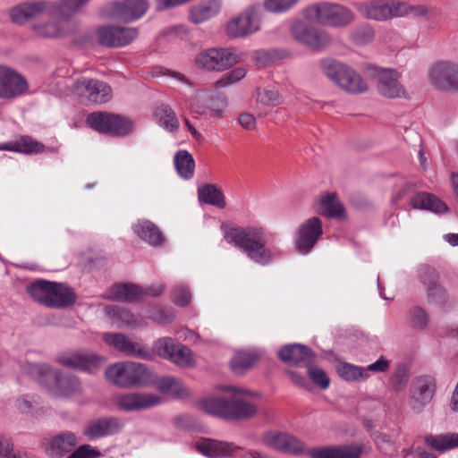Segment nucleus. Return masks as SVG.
Segmentation results:
<instances>
[{
  "mask_svg": "<svg viewBox=\"0 0 458 458\" xmlns=\"http://www.w3.org/2000/svg\"><path fill=\"white\" fill-rule=\"evenodd\" d=\"M157 387L162 393L178 398H183L190 394L189 388L178 378L164 377L157 381Z\"/></svg>",
  "mask_w": 458,
  "mask_h": 458,
  "instance_id": "nucleus-39",
  "label": "nucleus"
},
{
  "mask_svg": "<svg viewBox=\"0 0 458 458\" xmlns=\"http://www.w3.org/2000/svg\"><path fill=\"white\" fill-rule=\"evenodd\" d=\"M301 0H264V8L271 13H284L293 8Z\"/></svg>",
  "mask_w": 458,
  "mask_h": 458,
  "instance_id": "nucleus-52",
  "label": "nucleus"
},
{
  "mask_svg": "<svg viewBox=\"0 0 458 458\" xmlns=\"http://www.w3.org/2000/svg\"><path fill=\"white\" fill-rule=\"evenodd\" d=\"M356 8L363 17L383 21L405 16L406 4L394 0H374L359 3Z\"/></svg>",
  "mask_w": 458,
  "mask_h": 458,
  "instance_id": "nucleus-9",
  "label": "nucleus"
},
{
  "mask_svg": "<svg viewBox=\"0 0 458 458\" xmlns=\"http://www.w3.org/2000/svg\"><path fill=\"white\" fill-rule=\"evenodd\" d=\"M77 444L78 438L74 433L62 432L48 439L46 454L52 458H61L70 453Z\"/></svg>",
  "mask_w": 458,
  "mask_h": 458,
  "instance_id": "nucleus-28",
  "label": "nucleus"
},
{
  "mask_svg": "<svg viewBox=\"0 0 458 458\" xmlns=\"http://www.w3.org/2000/svg\"><path fill=\"white\" fill-rule=\"evenodd\" d=\"M198 199L200 202L225 208L226 206L225 195L216 184L207 183L198 189Z\"/></svg>",
  "mask_w": 458,
  "mask_h": 458,
  "instance_id": "nucleus-38",
  "label": "nucleus"
},
{
  "mask_svg": "<svg viewBox=\"0 0 458 458\" xmlns=\"http://www.w3.org/2000/svg\"><path fill=\"white\" fill-rule=\"evenodd\" d=\"M436 392V380L431 376L415 377L411 385L408 403L414 413H421L432 401Z\"/></svg>",
  "mask_w": 458,
  "mask_h": 458,
  "instance_id": "nucleus-14",
  "label": "nucleus"
},
{
  "mask_svg": "<svg viewBox=\"0 0 458 458\" xmlns=\"http://www.w3.org/2000/svg\"><path fill=\"white\" fill-rule=\"evenodd\" d=\"M308 373L310 377L314 382V384H316L324 390L328 388L330 380L326 372L322 369L316 366H311L310 364L308 366Z\"/></svg>",
  "mask_w": 458,
  "mask_h": 458,
  "instance_id": "nucleus-59",
  "label": "nucleus"
},
{
  "mask_svg": "<svg viewBox=\"0 0 458 458\" xmlns=\"http://www.w3.org/2000/svg\"><path fill=\"white\" fill-rule=\"evenodd\" d=\"M337 373L343 379L349 382L365 381L369 377V373L366 372L364 367L347 362L338 365Z\"/></svg>",
  "mask_w": 458,
  "mask_h": 458,
  "instance_id": "nucleus-46",
  "label": "nucleus"
},
{
  "mask_svg": "<svg viewBox=\"0 0 458 458\" xmlns=\"http://www.w3.org/2000/svg\"><path fill=\"white\" fill-rule=\"evenodd\" d=\"M377 89L381 96L388 98L405 96V90L399 82L398 72L391 69H382L378 72Z\"/></svg>",
  "mask_w": 458,
  "mask_h": 458,
  "instance_id": "nucleus-24",
  "label": "nucleus"
},
{
  "mask_svg": "<svg viewBox=\"0 0 458 458\" xmlns=\"http://www.w3.org/2000/svg\"><path fill=\"white\" fill-rule=\"evenodd\" d=\"M408 322L415 329L422 330L428 323L427 312L420 307H414L408 313Z\"/></svg>",
  "mask_w": 458,
  "mask_h": 458,
  "instance_id": "nucleus-54",
  "label": "nucleus"
},
{
  "mask_svg": "<svg viewBox=\"0 0 458 458\" xmlns=\"http://www.w3.org/2000/svg\"><path fill=\"white\" fill-rule=\"evenodd\" d=\"M261 19L258 8L250 6L233 16L225 25L230 38L249 37L260 30Z\"/></svg>",
  "mask_w": 458,
  "mask_h": 458,
  "instance_id": "nucleus-10",
  "label": "nucleus"
},
{
  "mask_svg": "<svg viewBox=\"0 0 458 458\" xmlns=\"http://www.w3.org/2000/svg\"><path fill=\"white\" fill-rule=\"evenodd\" d=\"M50 287V281L38 280L28 285L27 293L35 301L49 308Z\"/></svg>",
  "mask_w": 458,
  "mask_h": 458,
  "instance_id": "nucleus-45",
  "label": "nucleus"
},
{
  "mask_svg": "<svg viewBox=\"0 0 458 458\" xmlns=\"http://www.w3.org/2000/svg\"><path fill=\"white\" fill-rule=\"evenodd\" d=\"M148 0H123L112 2L106 10V15L125 22L140 19L148 11Z\"/></svg>",
  "mask_w": 458,
  "mask_h": 458,
  "instance_id": "nucleus-19",
  "label": "nucleus"
},
{
  "mask_svg": "<svg viewBox=\"0 0 458 458\" xmlns=\"http://www.w3.org/2000/svg\"><path fill=\"white\" fill-rule=\"evenodd\" d=\"M123 428V423L117 418L103 417L89 421L83 429L84 436L89 440H96L118 433Z\"/></svg>",
  "mask_w": 458,
  "mask_h": 458,
  "instance_id": "nucleus-22",
  "label": "nucleus"
},
{
  "mask_svg": "<svg viewBox=\"0 0 458 458\" xmlns=\"http://www.w3.org/2000/svg\"><path fill=\"white\" fill-rule=\"evenodd\" d=\"M178 344L171 337H162L154 343L153 349L160 357L169 360Z\"/></svg>",
  "mask_w": 458,
  "mask_h": 458,
  "instance_id": "nucleus-53",
  "label": "nucleus"
},
{
  "mask_svg": "<svg viewBox=\"0 0 458 458\" xmlns=\"http://www.w3.org/2000/svg\"><path fill=\"white\" fill-rule=\"evenodd\" d=\"M259 355L253 351H240L231 360V368L235 374H243L258 360Z\"/></svg>",
  "mask_w": 458,
  "mask_h": 458,
  "instance_id": "nucleus-43",
  "label": "nucleus"
},
{
  "mask_svg": "<svg viewBox=\"0 0 458 458\" xmlns=\"http://www.w3.org/2000/svg\"><path fill=\"white\" fill-rule=\"evenodd\" d=\"M246 73L247 71L244 67H237L232 70L230 72L226 73L220 80L216 81L215 87L216 89H222L233 85L242 80Z\"/></svg>",
  "mask_w": 458,
  "mask_h": 458,
  "instance_id": "nucleus-55",
  "label": "nucleus"
},
{
  "mask_svg": "<svg viewBox=\"0 0 458 458\" xmlns=\"http://www.w3.org/2000/svg\"><path fill=\"white\" fill-rule=\"evenodd\" d=\"M304 15L310 21L337 29L348 27L355 20V15L351 9L343 4L327 1L306 7Z\"/></svg>",
  "mask_w": 458,
  "mask_h": 458,
  "instance_id": "nucleus-2",
  "label": "nucleus"
},
{
  "mask_svg": "<svg viewBox=\"0 0 458 458\" xmlns=\"http://www.w3.org/2000/svg\"><path fill=\"white\" fill-rule=\"evenodd\" d=\"M88 124L94 130L116 136L130 133L133 129L132 122L120 116L106 112L90 114L87 118Z\"/></svg>",
  "mask_w": 458,
  "mask_h": 458,
  "instance_id": "nucleus-12",
  "label": "nucleus"
},
{
  "mask_svg": "<svg viewBox=\"0 0 458 458\" xmlns=\"http://www.w3.org/2000/svg\"><path fill=\"white\" fill-rule=\"evenodd\" d=\"M89 2L90 0H62L59 6L60 13H80Z\"/></svg>",
  "mask_w": 458,
  "mask_h": 458,
  "instance_id": "nucleus-61",
  "label": "nucleus"
},
{
  "mask_svg": "<svg viewBox=\"0 0 458 458\" xmlns=\"http://www.w3.org/2000/svg\"><path fill=\"white\" fill-rule=\"evenodd\" d=\"M256 100L265 106H276L283 103V97L275 89H258Z\"/></svg>",
  "mask_w": 458,
  "mask_h": 458,
  "instance_id": "nucleus-51",
  "label": "nucleus"
},
{
  "mask_svg": "<svg viewBox=\"0 0 458 458\" xmlns=\"http://www.w3.org/2000/svg\"><path fill=\"white\" fill-rule=\"evenodd\" d=\"M49 308H65L72 305L76 295L72 289L64 284L51 282Z\"/></svg>",
  "mask_w": 458,
  "mask_h": 458,
  "instance_id": "nucleus-34",
  "label": "nucleus"
},
{
  "mask_svg": "<svg viewBox=\"0 0 458 458\" xmlns=\"http://www.w3.org/2000/svg\"><path fill=\"white\" fill-rule=\"evenodd\" d=\"M105 376L111 384L130 388L142 382L148 377V370L142 363L120 361L106 368Z\"/></svg>",
  "mask_w": 458,
  "mask_h": 458,
  "instance_id": "nucleus-7",
  "label": "nucleus"
},
{
  "mask_svg": "<svg viewBox=\"0 0 458 458\" xmlns=\"http://www.w3.org/2000/svg\"><path fill=\"white\" fill-rule=\"evenodd\" d=\"M199 453L208 457H227L240 447L230 442L218 441L211 438H201L196 443Z\"/></svg>",
  "mask_w": 458,
  "mask_h": 458,
  "instance_id": "nucleus-31",
  "label": "nucleus"
},
{
  "mask_svg": "<svg viewBox=\"0 0 458 458\" xmlns=\"http://www.w3.org/2000/svg\"><path fill=\"white\" fill-rule=\"evenodd\" d=\"M428 81L442 91H458V64L449 61L435 63L428 70Z\"/></svg>",
  "mask_w": 458,
  "mask_h": 458,
  "instance_id": "nucleus-15",
  "label": "nucleus"
},
{
  "mask_svg": "<svg viewBox=\"0 0 458 458\" xmlns=\"http://www.w3.org/2000/svg\"><path fill=\"white\" fill-rule=\"evenodd\" d=\"M242 60V55L232 47H213L199 52L195 57L199 68L207 71H224Z\"/></svg>",
  "mask_w": 458,
  "mask_h": 458,
  "instance_id": "nucleus-8",
  "label": "nucleus"
},
{
  "mask_svg": "<svg viewBox=\"0 0 458 458\" xmlns=\"http://www.w3.org/2000/svg\"><path fill=\"white\" fill-rule=\"evenodd\" d=\"M229 398L209 396L204 398L200 403V409L208 414L228 420Z\"/></svg>",
  "mask_w": 458,
  "mask_h": 458,
  "instance_id": "nucleus-40",
  "label": "nucleus"
},
{
  "mask_svg": "<svg viewBox=\"0 0 458 458\" xmlns=\"http://www.w3.org/2000/svg\"><path fill=\"white\" fill-rule=\"evenodd\" d=\"M323 234L322 221L318 216L305 220L298 227L294 236V248L302 254H309Z\"/></svg>",
  "mask_w": 458,
  "mask_h": 458,
  "instance_id": "nucleus-16",
  "label": "nucleus"
},
{
  "mask_svg": "<svg viewBox=\"0 0 458 458\" xmlns=\"http://www.w3.org/2000/svg\"><path fill=\"white\" fill-rule=\"evenodd\" d=\"M291 33L298 42L315 50H322L332 42L328 32L310 26L301 21H297L292 25Z\"/></svg>",
  "mask_w": 458,
  "mask_h": 458,
  "instance_id": "nucleus-17",
  "label": "nucleus"
},
{
  "mask_svg": "<svg viewBox=\"0 0 458 458\" xmlns=\"http://www.w3.org/2000/svg\"><path fill=\"white\" fill-rule=\"evenodd\" d=\"M101 453L89 445H82L72 452L67 458H99Z\"/></svg>",
  "mask_w": 458,
  "mask_h": 458,
  "instance_id": "nucleus-63",
  "label": "nucleus"
},
{
  "mask_svg": "<svg viewBox=\"0 0 458 458\" xmlns=\"http://www.w3.org/2000/svg\"><path fill=\"white\" fill-rule=\"evenodd\" d=\"M410 204L414 209L429 210L435 213H444L448 210L445 203L427 192L414 194L410 199Z\"/></svg>",
  "mask_w": 458,
  "mask_h": 458,
  "instance_id": "nucleus-35",
  "label": "nucleus"
},
{
  "mask_svg": "<svg viewBox=\"0 0 458 458\" xmlns=\"http://www.w3.org/2000/svg\"><path fill=\"white\" fill-rule=\"evenodd\" d=\"M161 403V398L153 394H127L119 396L116 403L126 411L148 409Z\"/></svg>",
  "mask_w": 458,
  "mask_h": 458,
  "instance_id": "nucleus-29",
  "label": "nucleus"
},
{
  "mask_svg": "<svg viewBox=\"0 0 458 458\" xmlns=\"http://www.w3.org/2000/svg\"><path fill=\"white\" fill-rule=\"evenodd\" d=\"M0 456L3 458H33L25 452L16 453L11 438L5 437H2L0 439Z\"/></svg>",
  "mask_w": 458,
  "mask_h": 458,
  "instance_id": "nucleus-56",
  "label": "nucleus"
},
{
  "mask_svg": "<svg viewBox=\"0 0 458 458\" xmlns=\"http://www.w3.org/2000/svg\"><path fill=\"white\" fill-rule=\"evenodd\" d=\"M107 300L133 301L142 297V289L132 284H115L104 294Z\"/></svg>",
  "mask_w": 458,
  "mask_h": 458,
  "instance_id": "nucleus-33",
  "label": "nucleus"
},
{
  "mask_svg": "<svg viewBox=\"0 0 458 458\" xmlns=\"http://www.w3.org/2000/svg\"><path fill=\"white\" fill-rule=\"evenodd\" d=\"M139 36L137 28L122 26H103L96 30L97 41L108 47H122L131 44Z\"/></svg>",
  "mask_w": 458,
  "mask_h": 458,
  "instance_id": "nucleus-18",
  "label": "nucleus"
},
{
  "mask_svg": "<svg viewBox=\"0 0 458 458\" xmlns=\"http://www.w3.org/2000/svg\"><path fill=\"white\" fill-rule=\"evenodd\" d=\"M374 30L369 26H361L352 30L351 38L358 45H365L373 40Z\"/></svg>",
  "mask_w": 458,
  "mask_h": 458,
  "instance_id": "nucleus-57",
  "label": "nucleus"
},
{
  "mask_svg": "<svg viewBox=\"0 0 458 458\" xmlns=\"http://www.w3.org/2000/svg\"><path fill=\"white\" fill-rule=\"evenodd\" d=\"M279 357L290 365L309 366L313 360L314 353L309 347L295 344L283 347L279 351Z\"/></svg>",
  "mask_w": 458,
  "mask_h": 458,
  "instance_id": "nucleus-32",
  "label": "nucleus"
},
{
  "mask_svg": "<svg viewBox=\"0 0 458 458\" xmlns=\"http://www.w3.org/2000/svg\"><path fill=\"white\" fill-rule=\"evenodd\" d=\"M408 380V375L404 371H399L393 376L391 384L395 391H401L404 388Z\"/></svg>",
  "mask_w": 458,
  "mask_h": 458,
  "instance_id": "nucleus-64",
  "label": "nucleus"
},
{
  "mask_svg": "<svg viewBox=\"0 0 458 458\" xmlns=\"http://www.w3.org/2000/svg\"><path fill=\"white\" fill-rule=\"evenodd\" d=\"M105 313L117 327H134L137 325L135 316L129 310L116 305H108L105 308Z\"/></svg>",
  "mask_w": 458,
  "mask_h": 458,
  "instance_id": "nucleus-41",
  "label": "nucleus"
},
{
  "mask_svg": "<svg viewBox=\"0 0 458 458\" xmlns=\"http://www.w3.org/2000/svg\"><path fill=\"white\" fill-rule=\"evenodd\" d=\"M284 438L285 433L270 431L263 435L262 441L266 446L282 452Z\"/></svg>",
  "mask_w": 458,
  "mask_h": 458,
  "instance_id": "nucleus-58",
  "label": "nucleus"
},
{
  "mask_svg": "<svg viewBox=\"0 0 458 458\" xmlns=\"http://www.w3.org/2000/svg\"><path fill=\"white\" fill-rule=\"evenodd\" d=\"M223 231L226 242L242 250L253 262L266 266L274 260L275 254L267 245L270 234L262 225H236Z\"/></svg>",
  "mask_w": 458,
  "mask_h": 458,
  "instance_id": "nucleus-1",
  "label": "nucleus"
},
{
  "mask_svg": "<svg viewBox=\"0 0 458 458\" xmlns=\"http://www.w3.org/2000/svg\"><path fill=\"white\" fill-rule=\"evenodd\" d=\"M23 369L42 385L53 380L55 386L50 390L56 396L68 397L81 391V382L76 376L53 370L48 365L28 364Z\"/></svg>",
  "mask_w": 458,
  "mask_h": 458,
  "instance_id": "nucleus-3",
  "label": "nucleus"
},
{
  "mask_svg": "<svg viewBox=\"0 0 458 458\" xmlns=\"http://www.w3.org/2000/svg\"><path fill=\"white\" fill-rule=\"evenodd\" d=\"M58 361L64 367L95 373L101 369L106 359L92 352H78L59 357Z\"/></svg>",
  "mask_w": 458,
  "mask_h": 458,
  "instance_id": "nucleus-21",
  "label": "nucleus"
},
{
  "mask_svg": "<svg viewBox=\"0 0 458 458\" xmlns=\"http://www.w3.org/2000/svg\"><path fill=\"white\" fill-rule=\"evenodd\" d=\"M43 14H53L51 6L47 2H26L13 7L11 17L13 22L22 24L29 20L38 18Z\"/></svg>",
  "mask_w": 458,
  "mask_h": 458,
  "instance_id": "nucleus-26",
  "label": "nucleus"
},
{
  "mask_svg": "<svg viewBox=\"0 0 458 458\" xmlns=\"http://www.w3.org/2000/svg\"><path fill=\"white\" fill-rule=\"evenodd\" d=\"M155 114L158 119L159 124L169 131H176L179 126V121L167 105H161L157 107Z\"/></svg>",
  "mask_w": 458,
  "mask_h": 458,
  "instance_id": "nucleus-47",
  "label": "nucleus"
},
{
  "mask_svg": "<svg viewBox=\"0 0 458 458\" xmlns=\"http://www.w3.org/2000/svg\"><path fill=\"white\" fill-rule=\"evenodd\" d=\"M224 0H204L189 8L188 20L193 24L207 22L219 15Z\"/></svg>",
  "mask_w": 458,
  "mask_h": 458,
  "instance_id": "nucleus-25",
  "label": "nucleus"
},
{
  "mask_svg": "<svg viewBox=\"0 0 458 458\" xmlns=\"http://www.w3.org/2000/svg\"><path fill=\"white\" fill-rule=\"evenodd\" d=\"M169 360L182 368H190L195 364L194 356L191 349L181 344L177 345Z\"/></svg>",
  "mask_w": 458,
  "mask_h": 458,
  "instance_id": "nucleus-48",
  "label": "nucleus"
},
{
  "mask_svg": "<svg viewBox=\"0 0 458 458\" xmlns=\"http://www.w3.org/2000/svg\"><path fill=\"white\" fill-rule=\"evenodd\" d=\"M375 443L377 448L385 454L393 456L397 453L394 444L386 434H377L375 437Z\"/></svg>",
  "mask_w": 458,
  "mask_h": 458,
  "instance_id": "nucleus-62",
  "label": "nucleus"
},
{
  "mask_svg": "<svg viewBox=\"0 0 458 458\" xmlns=\"http://www.w3.org/2000/svg\"><path fill=\"white\" fill-rule=\"evenodd\" d=\"M315 211L324 216L343 220L345 218L344 205L336 193L326 192L320 195L314 204Z\"/></svg>",
  "mask_w": 458,
  "mask_h": 458,
  "instance_id": "nucleus-30",
  "label": "nucleus"
},
{
  "mask_svg": "<svg viewBox=\"0 0 458 458\" xmlns=\"http://www.w3.org/2000/svg\"><path fill=\"white\" fill-rule=\"evenodd\" d=\"M226 106L227 100L225 98H216L211 99L210 104L206 108L200 110L191 105V109L199 114H208L210 117L221 118Z\"/></svg>",
  "mask_w": 458,
  "mask_h": 458,
  "instance_id": "nucleus-49",
  "label": "nucleus"
},
{
  "mask_svg": "<svg viewBox=\"0 0 458 458\" xmlns=\"http://www.w3.org/2000/svg\"><path fill=\"white\" fill-rule=\"evenodd\" d=\"M33 31L42 38H59L65 35V30L57 22H40L34 24Z\"/></svg>",
  "mask_w": 458,
  "mask_h": 458,
  "instance_id": "nucleus-50",
  "label": "nucleus"
},
{
  "mask_svg": "<svg viewBox=\"0 0 458 458\" xmlns=\"http://www.w3.org/2000/svg\"><path fill=\"white\" fill-rule=\"evenodd\" d=\"M28 90L26 79L15 70L0 65V99H13Z\"/></svg>",
  "mask_w": 458,
  "mask_h": 458,
  "instance_id": "nucleus-20",
  "label": "nucleus"
},
{
  "mask_svg": "<svg viewBox=\"0 0 458 458\" xmlns=\"http://www.w3.org/2000/svg\"><path fill=\"white\" fill-rule=\"evenodd\" d=\"M282 452L293 455H308L311 458H359L362 447L358 445H351L306 449L301 440L285 433Z\"/></svg>",
  "mask_w": 458,
  "mask_h": 458,
  "instance_id": "nucleus-5",
  "label": "nucleus"
},
{
  "mask_svg": "<svg viewBox=\"0 0 458 458\" xmlns=\"http://www.w3.org/2000/svg\"><path fill=\"white\" fill-rule=\"evenodd\" d=\"M44 145L30 136H22L16 140L0 144V150H8L23 154H38L44 150Z\"/></svg>",
  "mask_w": 458,
  "mask_h": 458,
  "instance_id": "nucleus-36",
  "label": "nucleus"
},
{
  "mask_svg": "<svg viewBox=\"0 0 458 458\" xmlns=\"http://www.w3.org/2000/svg\"><path fill=\"white\" fill-rule=\"evenodd\" d=\"M174 166L178 174L186 180L192 178L195 169V161L187 150H179L174 157Z\"/></svg>",
  "mask_w": 458,
  "mask_h": 458,
  "instance_id": "nucleus-42",
  "label": "nucleus"
},
{
  "mask_svg": "<svg viewBox=\"0 0 458 458\" xmlns=\"http://www.w3.org/2000/svg\"><path fill=\"white\" fill-rule=\"evenodd\" d=\"M225 390L233 393L228 401V420H244L256 413V406L246 401L242 392L233 386H227Z\"/></svg>",
  "mask_w": 458,
  "mask_h": 458,
  "instance_id": "nucleus-27",
  "label": "nucleus"
},
{
  "mask_svg": "<svg viewBox=\"0 0 458 458\" xmlns=\"http://www.w3.org/2000/svg\"><path fill=\"white\" fill-rule=\"evenodd\" d=\"M321 67L327 78L348 93L360 94L368 89L367 82L354 69L343 63L330 59L324 60Z\"/></svg>",
  "mask_w": 458,
  "mask_h": 458,
  "instance_id": "nucleus-6",
  "label": "nucleus"
},
{
  "mask_svg": "<svg viewBox=\"0 0 458 458\" xmlns=\"http://www.w3.org/2000/svg\"><path fill=\"white\" fill-rule=\"evenodd\" d=\"M419 276L426 288L428 302L444 304L446 301V293L439 284L438 273L432 267H422L420 269Z\"/></svg>",
  "mask_w": 458,
  "mask_h": 458,
  "instance_id": "nucleus-23",
  "label": "nucleus"
},
{
  "mask_svg": "<svg viewBox=\"0 0 458 458\" xmlns=\"http://www.w3.org/2000/svg\"><path fill=\"white\" fill-rule=\"evenodd\" d=\"M282 452L293 455H308L311 458H359L362 447L358 445H351L306 449L301 440L285 433Z\"/></svg>",
  "mask_w": 458,
  "mask_h": 458,
  "instance_id": "nucleus-4",
  "label": "nucleus"
},
{
  "mask_svg": "<svg viewBox=\"0 0 458 458\" xmlns=\"http://www.w3.org/2000/svg\"><path fill=\"white\" fill-rule=\"evenodd\" d=\"M425 443L429 447L437 451H445L458 447V434L446 433L438 436H428Z\"/></svg>",
  "mask_w": 458,
  "mask_h": 458,
  "instance_id": "nucleus-44",
  "label": "nucleus"
},
{
  "mask_svg": "<svg viewBox=\"0 0 458 458\" xmlns=\"http://www.w3.org/2000/svg\"><path fill=\"white\" fill-rule=\"evenodd\" d=\"M103 341L125 356L152 360L153 352L141 340H134L121 333H106Z\"/></svg>",
  "mask_w": 458,
  "mask_h": 458,
  "instance_id": "nucleus-13",
  "label": "nucleus"
},
{
  "mask_svg": "<svg viewBox=\"0 0 458 458\" xmlns=\"http://www.w3.org/2000/svg\"><path fill=\"white\" fill-rule=\"evenodd\" d=\"M72 93L87 104H104L111 99V88L105 82L81 77L73 81Z\"/></svg>",
  "mask_w": 458,
  "mask_h": 458,
  "instance_id": "nucleus-11",
  "label": "nucleus"
},
{
  "mask_svg": "<svg viewBox=\"0 0 458 458\" xmlns=\"http://www.w3.org/2000/svg\"><path fill=\"white\" fill-rule=\"evenodd\" d=\"M191 294L187 285L177 284L173 290V301L178 305L184 307L191 302Z\"/></svg>",
  "mask_w": 458,
  "mask_h": 458,
  "instance_id": "nucleus-60",
  "label": "nucleus"
},
{
  "mask_svg": "<svg viewBox=\"0 0 458 458\" xmlns=\"http://www.w3.org/2000/svg\"><path fill=\"white\" fill-rule=\"evenodd\" d=\"M133 232L144 242L150 245L157 246L164 242L160 230L150 221H138L132 226Z\"/></svg>",
  "mask_w": 458,
  "mask_h": 458,
  "instance_id": "nucleus-37",
  "label": "nucleus"
}]
</instances>
